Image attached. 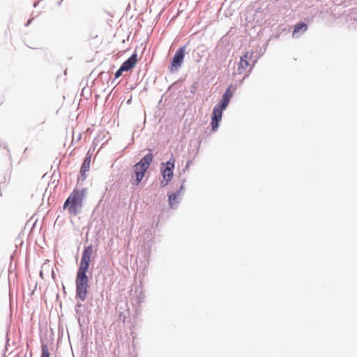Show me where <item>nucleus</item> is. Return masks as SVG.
<instances>
[{
    "label": "nucleus",
    "mask_w": 357,
    "mask_h": 357,
    "mask_svg": "<svg viewBox=\"0 0 357 357\" xmlns=\"http://www.w3.org/2000/svg\"><path fill=\"white\" fill-rule=\"evenodd\" d=\"M85 194L86 189H75L64 202L63 208L67 209L70 214L76 215L82 207Z\"/></svg>",
    "instance_id": "f257e3e1"
},
{
    "label": "nucleus",
    "mask_w": 357,
    "mask_h": 357,
    "mask_svg": "<svg viewBox=\"0 0 357 357\" xmlns=\"http://www.w3.org/2000/svg\"><path fill=\"white\" fill-rule=\"evenodd\" d=\"M153 160V155L149 153L133 167V174L131 176L130 183L133 185H138L144 177L145 172L149 169Z\"/></svg>",
    "instance_id": "f03ea898"
},
{
    "label": "nucleus",
    "mask_w": 357,
    "mask_h": 357,
    "mask_svg": "<svg viewBox=\"0 0 357 357\" xmlns=\"http://www.w3.org/2000/svg\"><path fill=\"white\" fill-rule=\"evenodd\" d=\"M88 282L86 272L77 271L76 277V295L82 301H84L86 298Z\"/></svg>",
    "instance_id": "7ed1b4c3"
},
{
    "label": "nucleus",
    "mask_w": 357,
    "mask_h": 357,
    "mask_svg": "<svg viewBox=\"0 0 357 357\" xmlns=\"http://www.w3.org/2000/svg\"><path fill=\"white\" fill-rule=\"evenodd\" d=\"M174 162L175 160L173 158H171L169 161H167L165 164H163L165 166V168L162 170V180L161 181V183L163 186L167 185L172 178Z\"/></svg>",
    "instance_id": "20e7f679"
},
{
    "label": "nucleus",
    "mask_w": 357,
    "mask_h": 357,
    "mask_svg": "<svg viewBox=\"0 0 357 357\" xmlns=\"http://www.w3.org/2000/svg\"><path fill=\"white\" fill-rule=\"evenodd\" d=\"M92 254H93V246L92 245H89L84 248V250L83 251V253H82V257L81 259V262H80V265H79L78 271L87 272Z\"/></svg>",
    "instance_id": "39448f33"
},
{
    "label": "nucleus",
    "mask_w": 357,
    "mask_h": 357,
    "mask_svg": "<svg viewBox=\"0 0 357 357\" xmlns=\"http://www.w3.org/2000/svg\"><path fill=\"white\" fill-rule=\"evenodd\" d=\"M252 56V52H246L240 59L239 63H238L237 68V73L239 75L246 74L248 71V68L250 67L249 60L251 59Z\"/></svg>",
    "instance_id": "423d86ee"
},
{
    "label": "nucleus",
    "mask_w": 357,
    "mask_h": 357,
    "mask_svg": "<svg viewBox=\"0 0 357 357\" xmlns=\"http://www.w3.org/2000/svg\"><path fill=\"white\" fill-rule=\"evenodd\" d=\"M185 47H180L175 53L171 62L170 70L174 71L178 70L181 67L185 55Z\"/></svg>",
    "instance_id": "0eeeda50"
},
{
    "label": "nucleus",
    "mask_w": 357,
    "mask_h": 357,
    "mask_svg": "<svg viewBox=\"0 0 357 357\" xmlns=\"http://www.w3.org/2000/svg\"><path fill=\"white\" fill-rule=\"evenodd\" d=\"M226 108H222L221 105H217L213 111V115L211 118V127L213 131L216 130L219 126V123L222 119V112Z\"/></svg>",
    "instance_id": "6e6552de"
},
{
    "label": "nucleus",
    "mask_w": 357,
    "mask_h": 357,
    "mask_svg": "<svg viewBox=\"0 0 357 357\" xmlns=\"http://www.w3.org/2000/svg\"><path fill=\"white\" fill-rule=\"evenodd\" d=\"M137 56L136 54H133L129 59L124 61L121 66V70L128 71L134 68L137 61Z\"/></svg>",
    "instance_id": "1a4fd4ad"
},
{
    "label": "nucleus",
    "mask_w": 357,
    "mask_h": 357,
    "mask_svg": "<svg viewBox=\"0 0 357 357\" xmlns=\"http://www.w3.org/2000/svg\"><path fill=\"white\" fill-rule=\"evenodd\" d=\"M90 164H91V155H88L86 157L85 160H84V162L82 165L81 169H80V174L83 179L86 178V173L90 169Z\"/></svg>",
    "instance_id": "9d476101"
},
{
    "label": "nucleus",
    "mask_w": 357,
    "mask_h": 357,
    "mask_svg": "<svg viewBox=\"0 0 357 357\" xmlns=\"http://www.w3.org/2000/svg\"><path fill=\"white\" fill-rule=\"evenodd\" d=\"M231 97L232 93L229 87L226 90L225 93L222 96V99L221 102L218 105H221L222 108H227Z\"/></svg>",
    "instance_id": "9b49d317"
},
{
    "label": "nucleus",
    "mask_w": 357,
    "mask_h": 357,
    "mask_svg": "<svg viewBox=\"0 0 357 357\" xmlns=\"http://www.w3.org/2000/svg\"><path fill=\"white\" fill-rule=\"evenodd\" d=\"M307 29V25L305 23H298L297 24L293 31V36L295 37L297 33L299 32H305Z\"/></svg>",
    "instance_id": "f8f14e48"
},
{
    "label": "nucleus",
    "mask_w": 357,
    "mask_h": 357,
    "mask_svg": "<svg viewBox=\"0 0 357 357\" xmlns=\"http://www.w3.org/2000/svg\"><path fill=\"white\" fill-rule=\"evenodd\" d=\"M178 195H179V193L178 192V193L172 194L169 196V202L170 206L172 208L175 207L176 206V204H178Z\"/></svg>",
    "instance_id": "ddd939ff"
},
{
    "label": "nucleus",
    "mask_w": 357,
    "mask_h": 357,
    "mask_svg": "<svg viewBox=\"0 0 357 357\" xmlns=\"http://www.w3.org/2000/svg\"><path fill=\"white\" fill-rule=\"evenodd\" d=\"M42 354L41 357H50V352L46 344H43L41 347Z\"/></svg>",
    "instance_id": "4468645a"
},
{
    "label": "nucleus",
    "mask_w": 357,
    "mask_h": 357,
    "mask_svg": "<svg viewBox=\"0 0 357 357\" xmlns=\"http://www.w3.org/2000/svg\"><path fill=\"white\" fill-rule=\"evenodd\" d=\"M126 71L125 70H121V66L120 68L115 73V77L119 78L121 76L122 72Z\"/></svg>",
    "instance_id": "2eb2a0df"
}]
</instances>
